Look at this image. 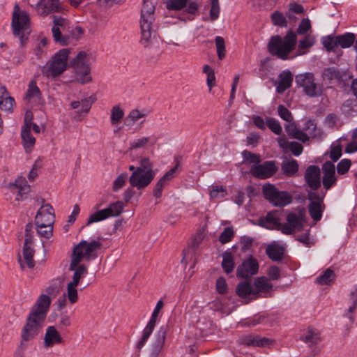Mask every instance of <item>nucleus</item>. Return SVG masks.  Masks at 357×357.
Wrapping results in <instances>:
<instances>
[{
	"mask_svg": "<svg viewBox=\"0 0 357 357\" xmlns=\"http://www.w3.org/2000/svg\"><path fill=\"white\" fill-rule=\"evenodd\" d=\"M53 291L50 287L45 289L46 294H40L31 308L26 323L22 331V338L29 341L38 335L50 308L52 298L49 294Z\"/></svg>",
	"mask_w": 357,
	"mask_h": 357,
	"instance_id": "1",
	"label": "nucleus"
},
{
	"mask_svg": "<svg viewBox=\"0 0 357 357\" xmlns=\"http://www.w3.org/2000/svg\"><path fill=\"white\" fill-rule=\"evenodd\" d=\"M69 269L73 271V278L68 280L63 294L64 301L63 303L59 304V307L62 308L66 305L68 301L70 305H74L79 301V287L82 283V280L88 273L87 266L76 262L73 264V260L71 259Z\"/></svg>",
	"mask_w": 357,
	"mask_h": 357,
	"instance_id": "2",
	"label": "nucleus"
},
{
	"mask_svg": "<svg viewBox=\"0 0 357 357\" xmlns=\"http://www.w3.org/2000/svg\"><path fill=\"white\" fill-rule=\"evenodd\" d=\"M156 0H144L140 19V40L139 43L144 47H148L151 43L152 24L155 20L154 13Z\"/></svg>",
	"mask_w": 357,
	"mask_h": 357,
	"instance_id": "3",
	"label": "nucleus"
},
{
	"mask_svg": "<svg viewBox=\"0 0 357 357\" xmlns=\"http://www.w3.org/2000/svg\"><path fill=\"white\" fill-rule=\"evenodd\" d=\"M297 36L293 31H289L284 37L275 36L271 38L268 43V51L272 55L286 60L296 45Z\"/></svg>",
	"mask_w": 357,
	"mask_h": 357,
	"instance_id": "4",
	"label": "nucleus"
},
{
	"mask_svg": "<svg viewBox=\"0 0 357 357\" xmlns=\"http://www.w3.org/2000/svg\"><path fill=\"white\" fill-rule=\"evenodd\" d=\"M153 165L148 157H144L139 160V166L132 172L129 178V183L132 187L139 189L146 188L154 179L155 172L153 169Z\"/></svg>",
	"mask_w": 357,
	"mask_h": 357,
	"instance_id": "5",
	"label": "nucleus"
},
{
	"mask_svg": "<svg viewBox=\"0 0 357 357\" xmlns=\"http://www.w3.org/2000/svg\"><path fill=\"white\" fill-rule=\"evenodd\" d=\"M70 49H61L55 53L43 68V73L48 78L60 76L68 68Z\"/></svg>",
	"mask_w": 357,
	"mask_h": 357,
	"instance_id": "6",
	"label": "nucleus"
},
{
	"mask_svg": "<svg viewBox=\"0 0 357 357\" xmlns=\"http://www.w3.org/2000/svg\"><path fill=\"white\" fill-rule=\"evenodd\" d=\"M162 1L168 10L179 12L178 18L183 22L193 20L199 8L197 2L189 1L188 0Z\"/></svg>",
	"mask_w": 357,
	"mask_h": 357,
	"instance_id": "7",
	"label": "nucleus"
},
{
	"mask_svg": "<svg viewBox=\"0 0 357 357\" xmlns=\"http://www.w3.org/2000/svg\"><path fill=\"white\" fill-rule=\"evenodd\" d=\"M103 204L104 202L100 201L94 205L93 208L96 211L89 216L86 225L103 221L109 218L117 217L121 214L124 208V204L122 201L112 202L107 207L100 209Z\"/></svg>",
	"mask_w": 357,
	"mask_h": 357,
	"instance_id": "8",
	"label": "nucleus"
},
{
	"mask_svg": "<svg viewBox=\"0 0 357 357\" xmlns=\"http://www.w3.org/2000/svg\"><path fill=\"white\" fill-rule=\"evenodd\" d=\"M11 26L13 34L20 38L23 44L24 38L31 32V18L29 14L21 10L17 4L13 8Z\"/></svg>",
	"mask_w": 357,
	"mask_h": 357,
	"instance_id": "9",
	"label": "nucleus"
},
{
	"mask_svg": "<svg viewBox=\"0 0 357 357\" xmlns=\"http://www.w3.org/2000/svg\"><path fill=\"white\" fill-rule=\"evenodd\" d=\"M102 243L97 240L91 242L81 241L74 248L71 258L73 260V264L76 262L82 263L84 260L89 261L95 259L97 257V251L100 249Z\"/></svg>",
	"mask_w": 357,
	"mask_h": 357,
	"instance_id": "10",
	"label": "nucleus"
},
{
	"mask_svg": "<svg viewBox=\"0 0 357 357\" xmlns=\"http://www.w3.org/2000/svg\"><path fill=\"white\" fill-rule=\"evenodd\" d=\"M305 222V209L298 207L287 215V222L280 226V230L284 234H292L300 231Z\"/></svg>",
	"mask_w": 357,
	"mask_h": 357,
	"instance_id": "11",
	"label": "nucleus"
},
{
	"mask_svg": "<svg viewBox=\"0 0 357 357\" xmlns=\"http://www.w3.org/2000/svg\"><path fill=\"white\" fill-rule=\"evenodd\" d=\"M285 129L289 135L303 142H305L310 138H315L320 135L319 130L317 129L314 121L312 120L306 121L302 130L297 129L294 124L287 126Z\"/></svg>",
	"mask_w": 357,
	"mask_h": 357,
	"instance_id": "12",
	"label": "nucleus"
},
{
	"mask_svg": "<svg viewBox=\"0 0 357 357\" xmlns=\"http://www.w3.org/2000/svg\"><path fill=\"white\" fill-rule=\"evenodd\" d=\"M263 195L264 197L275 206L282 207L291 202V195L285 191H278L271 184L263 186Z\"/></svg>",
	"mask_w": 357,
	"mask_h": 357,
	"instance_id": "13",
	"label": "nucleus"
},
{
	"mask_svg": "<svg viewBox=\"0 0 357 357\" xmlns=\"http://www.w3.org/2000/svg\"><path fill=\"white\" fill-rule=\"evenodd\" d=\"M31 227L26 226L25 230L26 234L23 248L24 259L22 260L20 257L19 259V262L20 263L22 268H24L26 266L29 268H33L35 265L33 260V255L35 252L33 248V236L31 234H30Z\"/></svg>",
	"mask_w": 357,
	"mask_h": 357,
	"instance_id": "14",
	"label": "nucleus"
},
{
	"mask_svg": "<svg viewBox=\"0 0 357 357\" xmlns=\"http://www.w3.org/2000/svg\"><path fill=\"white\" fill-rule=\"evenodd\" d=\"M35 10L40 16L45 17L52 13H60L65 10L63 5L59 0H40Z\"/></svg>",
	"mask_w": 357,
	"mask_h": 357,
	"instance_id": "15",
	"label": "nucleus"
},
{
	"mask_svg": "<svg viewBox=\"0 0 357 357\" xmlns=\"http://www.w3.org/2000/svg\"><path fill=\"white\" fill-rule=\"evenodd\" d=\"M298 85L302 86L310 96H317L321 93L320 89L314 82V77L310 73L301 74L296 77Z\"/></svg>",
	"mask_w": 357,
	"mask_h": 357,
	"instance_id": "16",
	"label": "nucleus"
},
{
	"mask_svg": "<svg viewBox=\"0 0 357 357\" xmlns=\"http://www.w3.org/2000/svg\"><path fill=\"white\" fill-rule=\"evenodd\" d=\"M308 199L310 201L308 208L312 219L315 222L319 221L325 209L323 198L320 197L316 192H309Z\"/></svg>",
	"mask_w": 357,
	"mask_h": 357,
	"instance_id": "17",
	"label": "nucleus"
},
{
	"mask_svg": "<svg viewBox=\"0 0 357 357\" xmlns=\"http://www.w3.org/2000/svg\"><path fill=\"white\" fill-rule=\"evenodd\" d=\"M52 20V33L55 42L61 45H68V37L61 34V30H63L67 26L68 21L63 17L57 16H53Z\"/></svg>",
	"mask_w": 357,
	"mask_h": 357,
	"instance_id": "18",
	"label": "nucleus"
},
{
	"mask_svg": "<svg viewBox=\"0 0 357 357\" xmlns=\"http://www.w3.org/2000/svg\"><path fill=\"white\" fill-rule=\"evenodd\" d=\"M54 210L50 204H45L38 211L36 216V225L54 226Z\"/></svg>",
	"mask_w": 357,
	"mask_h": 357,
	"instance_id": "19",
	"label": "nucleus"
},
{
	"mask_svg": "<svg viewBox=\"0 0 357 357\" xmlns=\"http://www.w3.org/2000/svg\"><path fill=\"white\" fill-rule=\"evenodd\" d=\"M259 264L252 256L245 259L237 268L236 275L238 278H247L257 273Z\"/></svg>",
	"mask_w": 357,
	"mask_h": 357,
	"instance_id": "20",
	"label": "nucleus"
},
{
	"mask_svg": "<svg viewBox=\"0 0 357 357\" xmlns=\"http://www.w3.org/2000/svg\"><path fill=\"white\" fill-rule=\"evenodd\" d=\"M241 344L247 347H268L274 344V340L259 335H246L239 339Z\"/></svg>",
	"mask_w": 357,
	"mask_h": 357,
	"instance_id": "21",
	"label": "nucleus"
},
{
	"mask_svg": "<svg viewBox=\"0 0 357 357\" xmlns=\"http://www.w3.org/2000/svg\"><path fill=\"white\" fill-rule=\"evenodd\" d=\"M277 168L273 162L266 161L261 165H254L250 168V173L256 178L264 179L273 176Z\"/></svg>",
	"mask_w": 357,
	"mask_h": 357,
	"instance_id": "22",
	"label": "nucleus"
},
{
	"mask_svg": "<svg viewBox=\"0 0 357 357\" xmlns=\"http://www.w3.org/2000/svg\"><path fill=\"white\" fill-rule=\"evenodd\" d=\"M8 188L13 194H15V200L22 201L26 198L30 191V186L26 179L22 177L17 178L14 183L8 185Z\"/></svg>",
	"mask_w": 357,
	"mask_h": 357,
	"instance_id": "23",
	"label": "nucleus"
},
{
	"mask_svg": "<svg viewBox=\"0 0 357 357\" xmlns=\"http://www.w3.org/2000/svg\"><path fill=\"white\" fill-rule=\"evenodd\" d=\"M63 338L54 326H50L46 328L43 339L45 348H52L56 345L63 344Z\"/></svg>",
	"mask_w": 357,
	"mask_h": 357,
	"instance_id": "24",
	"label": "nucleus"
},
{
	"mask_svg": "<svg viewBox=\"0 0 357 357\" xmlns=\"http://www.w3.org/2000/svg\"><path fill=\"white\" fill-rule=\"evenodd\" d=\"M305 178L308 185L312 189H317L321 185V172L319 167L312 165L307 168Z\"/></svg>",
	"mask_w": 357,
	"mask_h": 357,
	"instance_id": "25",
	"label": "nucleus"
},
{
	"mask_svg": "<svg viewBox=\"0 0 357 357\" xmlns=\"http://www.w3.org/2000/svg\"><path fill=\"white\" fill-rule=\"evenodd\" d=\"M324 177L323 185L326 190L330 189L336 184L335 165L331 162H326L323 165Z\"/></svg>",
	"mask_w": 357,
	"mask_h": 357,
	"instance_id": "26",
	"label": "nucleus"
},
{
	"mask_svg": "<svg viewBox=\"0 0 357 357\" xmlns=\"http://www.w3.org/2000/svg\"><path fill=\"white\" fill-rule=\"evenodd\" d=\"M21 137L26 152H31L35 146L36 138L31 135L29 126L23 125L21 131Z\"/></svg>",
	"mask_w": 357,
	"mask_h": 357,
	"instance_id": "27",
	"label": "nucleus"
},
{
	"mask_svg": "<svg viewBox=\"0 0 357 357\" xmlns=\"http://www.w3.org/2000/svg\"><path fill=\"white\" fill-rule=\"evenodd\" d=\"M278 144L284 151H290L296 156L303 152V146L301 144L295 142H289L285 137H279Z\"/></svg>",
	"mask_w": 357,
	"mask_h": 357,
	"instance_id": "28",
	"label": "nucleus"
},
{
	"mask_svg": "<svg viewBox=\"0 0 357 357\" xmlns=\"http://www.w3.org/2000/svg\"><path fill=\"white\" fill-rule=\"evenodd\" d=\"M156 138L149 136V137H142L137 138L130 144V149L135 150L139 149H146L149 147H153L156 143Z\"/></svg>",
	"mask_w": 357,
	"mask_h": 357,
	"instance_id": "29",
	"label": "nucleus"
},
{
	"mask_svg": "<svg viewBox=\"0 0 357 357\" xmlns=\"http://www.w3.org/2000/svg\"><path fill=\"white\" fill-rule=\"evenodd\" d=\"M272 284L266 277H259L255 280L254 289L255 295L259 293L268 294L272 291Z\"/></svg>",
	"mask_w": 357,
	"mask_h": 357,
	"instance_id": "30",
	"label": "nucleus"
},
{
	"mask_svg": "<svg viewBox=\"0 0 357 357\" xmlns=\"http://www.w3.org/2000/svg\"><path fill=\"white\" fill-rule=\"evenodd\" d=\"M92 61L91 56L84 52H79L73 62L75 69H91L90 65Z\"/></svg>",
	"mask_w": 357,
	"mask_h": 357,
	"instance_id": "31",
	"label": "nucleus"
},
{
	"mask_svg": "<svg viewBox=\"0 0 357 357\" xmlns=\"http://www.w3.org/2000/svg\"><path fill=\"white\" fill-rule=\"evenodd\" d=\"M298 163L293 158H286L281 164L282 172L287 176H294L298 171Z\"/></svg>",
	"mask_w": 357,
	"mask_h": 357,
	"instance_id": "32",
	"label": "nucleus"
},
{
	"mask_svg": "<svg viewBox=\"0 0 357 357\" xmlns=\"http://www.w3.org/2000/svg\"><path fill=\"white\" fill-rule=\"evenodd\" d=\"M316 43L314 36L309 33L303 39L300 40L298 45L297 55H303L308 52V50L312 47Z\"/></svg>",
	"mask_w": 357,
	"mask_h": 357,
	"instance_id": "33",
	"label": "nucleus"
},
{
	"mask_svg": "<svg viewBox=\"0 0 357 357\" xmlns=\"http://www.w3.org/2000/svg\"><path fill=\"white\" fill-rule=\"evenodd\" d=\"M24 99L29 102L34 103H37L40 101V91L37 86L36 82L31 81L29 84Z\"/></svg>",
	"mask_w": 357,
	"mask_h": 357,
	"instance_id": "34",
	"label": "nucleus"
},
{
	"mask_svg": "<svg viewBox=\"0 0 357 357\" xmlns=\"http://www.w3.org/2000/svg\"><path fill=\"white\" fill-rule=\"evenodd\" d=\"M293 81V75L289 71L282 72L279 77V82L277 86V91L280 93H283L285 90L291 86Z\"/></svg>",
	"mask_w": 357,
	"mask_h": 357,
	"instance_id": "35",
	"label": "nucleus"
},
{
	"mask_svg": "<svg viewBox=\"0 0 357 357\" xmlns=\"http://www.w3.org/2000/svg\"><path fill=\"white\" fill-rule=\"evenodd\" d=\"M3 94L0 96V109L2 111L12 112L15 105V99L9 96L5 87H2Z\"/></svg>",
	"mask_w": 357,
	"mask_h": 357,
	"instance_id": "36",
	"label": "nucleus"
},
{
	"mask_svg": "<svg viewBox=\"0 0 357 357\" xmlns=\"http://www.w3.org/2000/svg\"><path fill=\"white\" fill-rule=\"evenodd\" d=\"M166 340V331L161 327L155 335V340L153 344V352L158 356L162 350Z\"/></svg>",
	"mask_w": 357,
	"mask_h": 357,
	"instance_id": "37",
	"label": "nucleus"
},
{
	"mask_svg": "<svg viewBox=\"0 0 357 357\" xmlns=\"http://www.w3.org/2000/svg\"><path fill=\"white\" fill-rule=\"evenodd\" d=\"M91 98H86L81 100L73 101L71 102V107L76 109L79 114H86L90 110L91 105L93 102Z\"/></svg>",
	"mask_w": 357,
	"mask_h": 357,
	"instance_id": "38",
	"label": "nucleus"
},
{
	"mask_svg": "<svg viewBox=\"0 0 357 357\" xmlns=\"http://www.w3.org/2000/svg\"><path fill=\"white\" fill-rule=\"evenodd\" d=\"M156 324H157L151 321H148L147 324L142 331V337L137 344V347L138 349H141L145 345L146 342L154 331Z\"/></svg>",
	"mask_w": 357,
	"mask_h": 357,
	"instance_id": "39",
	"label": "nucleus"
},
{
	"mask_svg": "<svg viewBox=\"0 0 357 357\" xmlns=\"http://www.w3.org/2000/svg\"><path fill=\"white\" fill-rule=\"evenodd\" d=\"M266 252L268 257L273 261H279L283 256L284 248L274 243L267 247Z\"/></svg>",
	"mask_w": 357,
	"mask_h": 357,
	"instance_id": "40",
	"label": "nucleus"
},
{
	"mask_svg": "<svg viewBox=\"0 0 357 357\" xmlns=\"http://www.w3.org/2000/svg\"><path fill=\"white\" fill-rule=\"evenodd\" d=\"M321 42L327 52H335L339 47L337 36L328 35L324 36L321 38Z\"/></svg>",
	"mask_w": 357,
	"mask_h": 357,
	"instance_id": "41",
	"label": "nucleus"
},
{
	"mask_svg": "<svg viewBox=\"0 0 357 357\" xmlns=\"http://www.w3.org/2000/svg\"><path fill=\"white\" fill-rule=\"evenodd\" d=\"M280 219L275 212L268 213L263 220V226L267 229H278L280 230Z\"/></svg>",
	"mask_w": 357,
	"mask_h": 357,
	"instance_id": "42",
	"label": "nucleus"
},
{
	"mask_svg": "<svg viewBox=\"0 0 357 357\" xmlns=\"http://www.w3.org/2000/svg\"><path fill=\"white\" fill-rule=\"evenodd\" d=\"M301 339L306 343L317 344L321 341L320 333L312 328H308L302 335Z\"/></svg>",
	"mask_w": 357,
	"mask_h": 357,
	"instance_id": "43",
	"label": "nucleus"
},
{
	"mask_svg": "<svg viewBox=\"0 0 357 357\" xmlns=\"http://www.w3.org/2000/svg\"><path fill=\"white\" fill-rule=\"evenodd\" d=\"M335 279V274L334 271L328 268L317 278L316 282L320 285H328L333 283Z\"/></svg>",
	"mask_w": 357,
	"mask_h": 357,
	"instance_id": "44",
	"label": "nucleus"
},
{
	"mask_svg": "<svg viewBox=\"0 0 357 357\" xmlns=\"http://www.w3.org/2000/svg\"><path fill=\"white\" fill-rule=\"evenodd\" d=\"M222 266L226 273L228 274L233 271L235 263L234 257L231 252H225L223 253Z\"/></svg>",
	"mask_w": 357,
	"mask_h": 357,
	"instance_id": "45",
	"label": "nucleus"
},
{
	"mask_svg": "<svg viewBox=\"0 0 357 357\" xmlns=\"http://www.w3.org/2000/svg\"><path fill=\"white\" fill-rule=\"evenodd\" d=\"M124 116L123 109L119 105L114 106L111 109L110 121L112 126H119Z\"/></svg>",
	"mask_w": 357,
	"mask_h": 357,
	"instance_id": "46",
	"label": "nucleus"
},
{
	"mask_svg": "<svg viewBox=\"0 0 357 357\" xmlns=\"http://www.w3.org/2000/svg\"><path fill=\"white\" fill-rule=\"evenodd\" d=\"M254 287L248 282H243L237 286L236 293L241 298H246L250 295H255Z\"/></svg>",
	"mask_w": 357,
	"mask_h": 357,
	"instance_id": "47",
	"label": "nucleus"
},
{
	"mask_svg": "<svg viewBox=\"0 0 357 357\" xmlns=\"http://www.w3.org/2000/svg\"><path fill=\"white\" fill-rule=\"evenodd\" d=\"M337 36L338 45L342 48L350 47L355 40V35L351 33H346Z\"/></svg>",
	"mask_w": 357,
	"mask_h": 357,
	"instance_id": "48",
	"label": "nucleus"
},
{
	"mask_svg": "<svg viewBox=\"0 0 357 357\" xmlns=\"http://www.w3.org/2000/svg\"><path fill=\"white\" fill-rule=\"evenodd\" d=\"M75 80L82 84H87L91 82V69H75Z\"/></svg>",
	"mask_w": 357,
	"mask_h": 357,
	"instance_id": "49",
	"label": "nucleus"
},
{
	"mask_svg": "<svg viewBox=\"0 0 357 357\" xmlns=\"http://www.w3.org/2000/svg\"><path fill=\"white\" fill-rule=\"evenodd\" d=\"M203 73L206 75V84L209 91H211L212 89L215 85V76L214 70L208 65H204L203 66Z\"/></svg>",
	"mask_w": 357,
	"mask_h": 357,
	"instance_id": "50",
	"label": "nucleus"
},
{
	"mask_svg": "<svg viewBox=\"0 0 357 357\" xmlns=\"http://www.w3.org/2000/svg\"><path fill=\"white\" fill-rule=\"evenodd\" d=\"M227 194L226 188L223 185H213L210 191V197L211 199L223 198Z\"/></svg>",
	"mask_w": 357,
	"mask_h": 357,
	"instance_id": "51",
	"label": "nucleus"
},
{
	"mask_svg": "<svg viewBox=\"0 0 357 357\" xmlns=\"http://www.w3.org/2000/svg\"><path fill=\"white\" fill-rule=\"evenodd\" d=\"M146 114H147L144 110L132 109L129 112L127 116V120L132 123H135L139 120L144 118Z\"/></svg>",
	"mask_w": 357,
	"mask_h": 357,
	"instance_id": "52",
	"label": "nucleus"
},
{
	"mask_svg": "<svg viewBox=\"0 0 357 357\" xmlns=\"http://www.w3.org/2000/svg\"><path fill=\"white\" fill-rule=\"evenodd\" d=\"M217 54L219 59L222 60L225 58L226 51H225V40L221 36H216L215 38Z\"/></svg>",
	"mask_w": 357,
	"mask_h": 357,
	"instance_id": "53",
	"label": "nucleus"
},
{
	"mask_svg": "<svg viewBox=\"0 0 357 357\" xmlns=\"http://www.w3.org/2000/svg\"><path fill=\"white\" fill-rule=\"evenodd\" d=\"M38 235L41 238L49 239L53 234V226L36 225Z\"/></svg>",
	"mask_w": 357,
	"mask_h": 357,
	"instance_id": "54",
	"label": "nucleus"
},
{
	"mask_svg": "<svg viewBox=\"0 0 357 357\" xmlns=\"http://www.w3.org/2000/svg\"><path fill=\"white\" fill-rule=\"evenodd\" d=\"M347 153H354L357 152V128L351 132V141L347 144L345 147Z\"/></svg>",
	"mask_w": 357,
	"mask_h": 357,
	"instance_id": "55",
	"label": "nucleus"
},
{
	"mask_svg": "<svg viewBox=\"0 0 357 357\" xmlns=\"http://www.w3.org/2000/svg\"><path fill=\"white\" fill-rule=\"evenodd\" d=\"M234 236V231L231 227H227L220 234L219 241L221 243L225 244L230 242Z\"/></svg>",
	"mask_w": 357,
	"mask_h": 357,
	"instance_id": "56",
	"label": "nucleus"
},
{
	"mask_svg": "<svg viewBox=\"0 0 357 357\" xmlns=\"http://www.w3.org/2000/svg\"><path fill=\"white\" fill-rule=\"evenodd\" d=\"M128 180L127 173L121 174L113 182L112 189L114 191L117 192L121 189Z\"/></svg>",
	"mask_w": 357,
	"mask_h": 357,
	"instance_id": "57",
	"label": "nucleus"
},
{
	"mask_svg": "<svg viewBox=\"0 0 357 357\" xmlns=\"http://www.w3.org/2000/svg\"><path fill=\"white\" fill-rule=\"evenodd\" d=\"M220 8L218 0L211 1L210 20L215 21L219 17Z\"/></svg>",
	"mask_w": 357,
	"mask_h": 357,
	"instance_id": "58",
	"label": "nucleus"
},
{
	"mask_svg": "<svg viewBox=\"0 0 357 357\" xmlns=\"http://www.w3.org/2000/svg\"><path fill=\"white\" fill-rule=\"evenodd\" d=\"M163 307H164V302L162 301V300L160 299L157 302L156 305L151 314L149 321L157 324L158 322V321L160 320V316H159L160 312L162 310V309L163 308Z\"/></svg>",
	"mask_w": 357,
	"mask_h": 357,
	"instance_id": "59",
	"label": "nucleus"
},
{
	"mask_svg": "<svg viewBox=\"0 0 357 357\" xmlns=\"http://www.w3.org/2000/svg\"><path fill=\"white\" fill-rule=\"evenodd\" d=\"M271 20L274 25L280 26H286L287 20L285 17L279 12H275L271 15Z\"/></svg>",
	"mask_w": 357,
	"mask_h": 357,
	"instance_id": "60",
	"label": "nucleus"
},
{
	"mask_svg": "<svg viewBox=\"0 0 357 357\" xmlns=\"http://www.w3.org/2000/svg\"><path fill=\"white\" fill-rule=\"evenodd\" d=\"M266 124L270 130L274 133L277 135H280L281 133L282 127L277 120L272 118H268L266 119Z\"/></svg>",
	"mask_w": 357,
	"mask_h": 357,
	"instance_id": "61",
	"label": "nucleus"
},
{
	"mask_svg": "<svg viewBox=\"0 0 357 357\" xmlns=\"http://www.w3.org/2000/svg\"><path fill=\"white\" fill-rule=\"evenodd\" d=\"M278 112L281 119L289 123H291L292 121L293 117L291 113L284 106L282 105H279L278 108Z\"/></svg>",
	"mask_w": 357,
	"mask_h": 357,
	"instance_id": "62",
	"label": "nucleus"
},
{
	"mask_svg": "<svg viewBox=\"0 0 357 357\" xmlns=\"http://www.w3.org/2000/svg\"><path fill=\"white\" fill-rule=\"evenodd\" d=\"M351 165V162L349 159L342 160L337 165V171L339 174H344L347 173Z\"/></svg>",
	"mask_w": 357,
	"mask_h": 357,
	"instance_id": "63",
	"label": "nucleus"
},
{
	"mask_svg": "<svg viewBox=\"0 0 357 357\" xmlns=\"http://www.w3.org/2000/svg\"><path fill=\"white\" fill-rule=\"evenodd\" d=\"M311 29L310 20L308 18L303 19L297 29L298 34H305Z\"/></svg>",
	"mask_w": 357,
	"mask_h": 357,
	"instance_id": "64",
	"label": "nucleus"
}]
</instances>
